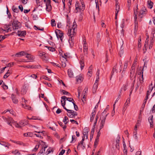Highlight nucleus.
Here are the masks:
<instances>
[{
  "label": "nucleus",
  "instance_id": "obj_1",
  "mask_svg": "<svg viewBox=\"0 0 155 155\" xmlns=\"http://www.w3.org/2000/svg\"><path fill=\"white\" fill-rule=\"evenodd\" d=\"M21 26V24L20 22L17 20H13L12 24L11 23L10 24L5 25L4 27V30L3 29H2V30L3 31L8 32L18 29Z\"/></svg>",
  "mask_w": 155,
  "mask_h": 155
},
{
  "label": "nucleus",
  "instance_id": "obj_2",
  "mask_svg": "<svg viewBox=\"0 0 155 155\" xmlns=\"http://www.w3.org/2000/svg\"><path fill=\"white\" fill-rule=\"evenodd\" d=\"M82 5H80L78 2H76L75 4L76 8L74 10V12L77 13L78 12H81L83 11L85 8V5L83 2V0H80Z\"/></svg>",
  "mask_w": 155,
  "mask_h": 155
},
{
  "label": "nucleus",
  "instance_id": "obj_3",
  "mask_svg": "<svg viewBox=\"0 0 155 155\" xmlns=\"http://www.w3.org/2000/svg\"><path fill=\"white\" fill-rule=\"evenodd\" d=\"M122 62L120 60L119 61V64H116L113 68V71L120 72L122 70Z\"/></svg>",
  "mask_w": 155,
  "mask_h": 155
},
{
  "label": "nucleus",
  "instance_id": "obj_4",
  "mask_svg": "<svg viewBox=\"0 0 155 155\" xmlns=\"http://www.w3.org/2000/svg\"><path fill=\"white\" fill-rule=\"evenodd\" d=\"M2 118L4 121L6 122L8 125L12 127V124L15 122V121L12 118L8 117H6L5 116H3Z\"/></svg>",
  "mask_w": 155,
  "mask_h": 155
},
{
  "label": "nucleus",
  "instance_id": "obj_5",
  "mask_svg": "<svg viewBox=\"0 0 155 155\" xmlns=\"http://www.w3.org/2000/svg\"><path fill=\"white\" fill-rule=\"evenodd\" d=\"M138 12L137 10H134V26H135V31H137L138 28V23L137 20V15Z\"/></svg>",
  "mask_w": 155,
  "mask_h": 155
},
{
  "label": "nucleus",
  "instance_id": "obj_6",
  "mask_svg": "<svg viewBox=\"0 0 155 155\" xmlns=\"http://www.w3.org/2000/svg\"><path fill=\"white\" fill-rule=\"evenodd\" d=\"M44 2L45 3L46 8V9L47 11L49 12L51 9L52 7L51 4V0H44Z\"/></svg>",
  "mask_w": 155,
  "mask_h": 155
},
{
  "label": "nucleus",
  "instance_id": "obj_7",
  "mask_svg": "<svg viewBox=\"0 0 155 155\" xmlns=\"http://www.w3.org/2000/svg\"><path fill=\"white\" fill-rule=\"evenodd\" d=\"M76 30L75 28H70L68 32V35L70 37V38H74V34H75V31Z\"/></svg>",
  "mask_w": 155,
  "mask_h": 155
},
{
  "label": "nucleus",
  "instance_id": "obj_8",
  "mask_svg": "<svg viewBox=\"0 0 155 155\" xmlns=\"http://www.w3.org/2000/svg\"><path fill=\"white\" fill-rule=\"evenodd\" d=\"M147 10L145 7L142 8V9L140 10L139 14V16L141 18H142L143 16L145 15L147 13Z\"/></svg>",
  "mask_w": 155,
  "mask_h": 155
},
{
  "label": "nucleus",
  "instance_id": "obj_9",
  "mask_svg": "<svg viewBox=\"0 0 155 155\" xmlns=\"http://www.w3.org/2000/svg\"><path fill=\"white\" fill-rule=\"evenodd\" d=\"M67 115L71 118H73L75 116L78 115V113L77 112L73 110H70L67 114Z\"/></svg>",
  "mask_w": 155,
  "mask_h": 155
},
{
  "label": "nucleus",
  "instance_id": "obj_10",
  "mask_svg": "<svg viewBox=\"0 0 155 155\" xmlns=\"http://www.w3.org/2000/svg\"><path fill=\"white\" fill-rule=\"evenodd\" d=\"M55 33L58 38H60L61 40L62 41V38L63 36V33L60 30H57Z\"/></svg>",
  "mask_w": 155,
  "mask_h": 155
},
{
  "label": "nucleus",
  "instance_id": "obj_11",
  "mask_svg": "<svg viewBox=\"0 0 155 155\" xmlns=\"http://www.w3.org/2000/svg\"><path fill=\"white\" fill-rule=\"evenodd\" d=\"M98 119V116L97 115L95 117V122L94 123L93 126V128L91 130V136H92V138L93 137L94 134V130L95 128V125L97 124V120Z\"/></svg>",
  "mask_w": 155,
  "mask_h": 155
},
{
  "label": "nucleus",
  "instance_id": "obj_12",
  "mask_svg": "<svg viewBox=\"0 0 155 155\" xmlns=\"http://www.w3.org/2000/svg\"><path fill=\"white\" fill-rule=\"evenodd\" d=\"M84 138L82 137V139L81 141L78 143V145L77 146V149L79 148V147H81L82 149L84 150L85 148V145L84 143Z\"/></svg>",
  "mask_w": 155,
  "mask_h": 155
},
{
  "label": "nucleus",
  "instance_id": "obj_13",
  "mask_svg": "<svg viewBox=\"0 0 155 155\" xmlns=\"http://www.w3.org/2000/svg\"><path fill=\"white\" fill-rule=\"evenodd\" d=\"M24 55H29V54L27 53L26 52L23 51L21 52L16 53L15 54V56L17 57H19L21 56Z\"/></svg>",
  "mask_w": 155,
  "mask_h": 155
},
{
  "label": "nucleus",
  "instance_id": "obj_14",
  "mask_svg": "<svg viewBox=\"0 0 155 155\" xmlns=\"http://www.w3.org/2000/svg\"><path fill=\"white\" fill-rule=\"evenodd\" d=\"M76 81L78 83L82 82L84 79L83 75L82 74H80L79 75L76 77Z\"/></svg>",
  "mask_w": 155,
  "mask_h": 155
},
{
  "label": "nucleus",
  "instance_id": "obj_15",
  "mask_svg": "<svg viewBox=\"0 0 155 155\" xmlns=\"http://www.w3.org/2000/svg\"><path fill=\"white\" fill-rule=\"evenodd\" d=\"M61 98L62 100H63L64 101H65V102L66 100L70 102H71L72 104L74 102L73 99L71 97H67L65 96H63L61 97Z\"/></svg>",
  "mask_w": 155,
  "mask_h": 155
},
{
  "label": "nucleus",
  "instance_id": "obj_16",
  "mask_svg": "<svg viewBox=\"0 0 155 155\" xmlns=\"http://www.w3.org/2000/svg\"><path fill=\"white\" fill-rule=\"evenodd\" d=\"M107 115V114L103 118L102 120H101V124L100 126V129L101 130V129H102L104 127V124L105 122V120L106 119V117Z\"/></svg>",
  "mask_w": 155,
  "mask_h": 155
},
{
  "label": "nucleus",
  "instance_id": "obj_17",
  "mask_svg": "<svg viewBox=\"0 0 155 155\" xmlns=\"http://www.w3.org/2000/svg\"><path fill=\"white\" fill-rule=\"evenodd\" d=\"M116 12H115V18H117V13L119 10L120 6L119 5H118V2L117 1H116Z\"/></svg>",
  "mask_w": 155,
  "mask_h": 155
},
{
  "label": "nucleus",
  "instance_id": "obj_18",
  "mask_svg": "<svg viewBox=\"0 0 155 155\" xmlns=\"http://www.w3.org/2000/svg\"><path fill=\"white\" fill-rule=\"evenodd\" d=\"M84 132L83 133L84 135V137H82L84 138V139L86 137V139L87 138L88 134V128L85 127L84 130Z\"/></svg>",
  "mask_w": 155,
  "mask_h": 155
},
{
  "label": "nucleus",
  "instance_id": "obj_19",
  "mask_svg": "<svg viewBox=\"0 0 155 155\" xmlns=\"http://www.w3.org/2000/svg\"><path fill=\"white\" fill-rule=\"evenodd\" d=\"M28 87L26 86L25 85H24L22 88L21 90V92L22 94H25L28 89Z\"/></svg>",
  "mask_w": 155,
  "mask_h": 155
},
{
  "label": "nucleus",
  "instance_id": "obj_20",
  "mask_svg": "<svg viewBox=\"0 0 155 155\" xmlns=\"http://www.w3.org/2000/svg\"><path fill=\"white\" fill-rule=\"evenodd\" d=\"M19 124L21 126H24L28 124V121L26 120H24L20 121L19 122Z\"/></svg>",
  "mask_w": 155,
  "mask_h": 155
},
{
  "label": "nucleus",
  "instance_id": "obj_21",
  "mask_svg": "<svg viewBox=\"0 0 155 155\" xmlns=\"http://www.w3.org/2000/svg\"><path fill=\"white\" fill-rule=\"evenodd\" d=\"M83 52L84 54H87L88 53V46L87 44L83 45Z\"/></svg>",
  "mask_w": 155,
  "mask_h": 155
},
{
  "label": "nucleus",
  "instance_id": "obj_22",
  "mask_svg": "<svg viewBox=\"0 0 155 155\" xmlns=\"http://www.w3.org/2000/svg\"><path fill=\"white\" fill-rule=\"evenodd\" d=\"M120 140V137H118L116 140V148L118 150L119 149V143Z\"/></svg>",
  "mask_w": 155,
  "mask_h": 155
},
{
  "label": "nucleus",
  "instance_id": "obj_23",
  "mask_svg": "<svg viewBox=\"0 0 155 155\" xmlns=\"http://www.w3.org/2000/svg\"><path fill=\"white\" fill-rule=\"evenodd\" d=\"M149 91H147V94H146V96L145 98V99H144V100L143 101V106L144 107L145 106V104H146L147 101L148 99V96L150 95V94L149 93Z\"/></svg>",
  "mask_w": 155,
  "mask_h": 155
},
{
  "label": "nucleus",
  "instance_id": "obj_24",
  "mask_svg": "<svg viewBox=\"0 0 155 155\" xmlns=\"http://www.w3.org/2000/svg\"><path fill=\"white\" fill-rule=\"evenodd\" d=\"M17 33L18 35L20 37L24 36L26 34V32L25 31H18Z\"/></svg>",
  "mask_w": 155,
  "mask_h": 155
},
{
  "label": "nucleus",
  "instance_id": "obj_25",
  "mask_svg": "<svg viewBox=\"0 0 155 155\" xmlns=\"http://www.w3.org/2000/svg\"><path fill=\"white\" fill-rule=\"evenodd\" d=\"M96 112L95 110H93V112L91 113L90 116V121L92 122L95 116Z\"/></svg>",
  "mask_w": 155,
  "mask_h": 155
},
{
  "label": "nucleus",
  "instance_id": "obj_26",
  "mask_svg": "<svg viewBox=\"0 0 155 155\" xmlns=\"http://www.w3.org/2000/svg\"><path fill=\"white\" fill-rule=\"evenodd\" d=\"M148 121L150 123V126L151 127H152L153 126V115H151L148 118Z\"/></svg>",
  "mask_w": 155,
  "mask_h": 155
},
{
  "label": "nucleus",
  "instance_id": "obj_27",
  "mask_svg": "<svg viewBox=\"0 0 155 155\" xmlns=\"http://www.w3.org/2000/svg\"><path fill=\"white\" fill-rule=\"evenodd\" d=\"M11 98L13 103L17 104L18 102V100L16 98L14 94H12L11 96Z\"/></svg>",
  "mask_w": 155,
  "mask_h": 155
},
{
  "label": "nucleus",
  "instance_id": "obj_28",
  "mask_svg": "<svg viewBox=\"0 0 155 155\" xmlns=\"http://www.w3.org/2000/svg\"><path fill=\"white\" fill-rule=\"evenodd\" d=\"M74 38H71L70 37L68 40V42L71 47H72L74 45Z\"/></svg>",
  "mask_w": 155,
  "mask_h": 155
},
{
  "label": "nucleus",
  "instance_id": "obj_29",
  "mask_svg": "<svg viewBox=\"0 0 155 155\" xmlns=\"http://www.w3.org/2000/svg\"><path fill=\"white\" fill-rule=\"evenodd\" d=\"M12 73L11 70H8L7 72L4 76L3 78H7Z\"/></svg>",
  "mask_w": 155,
  "mask_h": 155
},
{
  "label": "nucleus",
  "instance_id": "obj_30",
  "mask_svg": "<svg viewBox=\"0 0 155 155\" xmlns=\"http://www.w3.org/2000/svg\"><path fill=\"white\" fill-rule=\"evenodd\" d=\"M98 84L94 83L93 86L92 91L94 93L96 92V90L97 88Z\"/></svg>",
  "mask_w": 155,
  "mask_h": 155
},
{
  "label": "nucleus",
  "instance_id": "obj_31",
  "mask_svg": "<svg viewBox=\"0 0 155 155\" xmlns=\"http://www.w3.org/2000/svg\"><path fill=\"white\" fill-rule=\"evenodd\" d=\"M154 39H153V38H152V39H150V43L149 46V49H151L153 45V44L154 43Z\"/></svg>",
  "mask_w": 155,
  "mask_h": 155
},
{
  "label": "nucleus",
  "instance_id": "obj_32",
  "mask_svg": "<svg viewBox=\"0 0 155 155\" xmlns=\"http://www.w3.org/2000/svg\"><path fill=\"white\" fill-rule=\"evenodd\" d=\"M15 143L17 144H18L23 146H28V144L27 143H23L21 141H16V142H15Z\"/></svg>",
  "mask_w": 155,
  "mask_h": 155
},
{
  "label": "nucleus",
  "instance_id": "obj_33",
  "mask_svg": "<svg viewBox=\"0 0 155 155\" xmlns=\"http://www.w3.org/2000/svg\"><path fill=\"white\" fill-rule=\"evenodd\" d=\"M96 39L97 42L98 43H99V42H100L101 40L100 35L99 32H98L97 34Z\"/></svg>",
  "mask_w": 155,
  "mask_h": 155
},
{
  "label": "nucleus",
  "instance_id": "obj_34",
  "mask_svg": "<svg viewBox=\"0 0 155 155\" xmlns=\"http://www.w3.org/2000/svg\"><path fill=\"white\" fill-rule=\"evenodd\" d=\"M147 3L148 5V8L150 9L152 8L153 6V3L151 1H148Z\"/></svg>",
  "mask_w": 155,
  "mask_h": 155
},
{
  "label": "nucleus",
  "instance_id": "obj_35",
  "mask_svg": "<svg viewBox=\"0 0 155 155\" xmlns=\"http://www.w3.org/2000/svg\"><path fill=\"white\" fill-rule=\"evenodd\" d=\"M68 76L70 77H73V74L72 71L71 69H69L68 70Z\"/></svg>",
  "mask_w": 155,
  "mask_h": 155
},
{
  "label": "nucleus",
  "instance_id": "obj_36",
  "mask_svg": "<svg viewBox=\"0 0 155 155\" xmlns=\"http://www.w3.org/2000/svg\"><path fill=\"white\" fill-rule=\"evenodd\" d=\"M61 104L62 106H63L64 108L68 112V111H70V110H68L67 109L66 107H65V101H64V102H63V101L62 100L61 101Z\"/></svg>",
  "mask_w": 155,
  "mask_h": 155
},
{
  "label": "nucleus",
  "instance_id": "obj_37",
  "mask_svg": "<svg viewBox=\"0 0 155 155\" xmlns=\"http://www.w3.org/2000/svg\"><path fill=\"white\" fill-rule=\"evenodd\" d=\"M40 145V143H38L36 145L35 147L32 150V151L33 152L36 151L38 148H39Z\"/></svg>",
  "mask_w": 155,
  "mask_h": 155
},
{
  "label": "nucleus",
  "instance_id": "obj_38",
  "mask_svg": "<svg viewBox=\"0 0 155 155\" xmlns=\"http://www.w3.org/2000/svg\"><path fill=\"white\" fill-rule=\"evenodd\" d=\"M40 145V143H38L36 145L35 147L32 150V151L33 152L36 151L38 148H39Z\"/></svg>",
  "mask_w": 155,
  "mask_h": 155
},
{
  "label": "nucleus",
  "instance_id": "obj_39",
  "mask_svg": "<svg viewBox=\"0 0 155 155\" xmlns=\"http://www.w3.org/2000/svg\"><path fill=\"white\" fill-rule=\"evenodd\" d=\"M81 60L80 64L81 65V70H82L84 67V62L83 59L81 58Z\"/></svg>",
  "mask_w": 155,
  "mask_h": 155
},
{
  "label": "nucleus",
  "instance_id": "obj_40",
  "mask_svg": "<svg viewBox=\"0 0 155 155\" xmlns=\"http://www.w3.org/2000/svg\"><path fill=\"white\" fill-rule=\"evenodd\" d=\"M12 153L14 154V155H20V153L19 152L18 150H13L12 152Z\"/></svg>",
  "mask_w": 155,
  "mask_h": 155
},
{
  "label": "nucleus",
  "instance_id": "obj_41",
  "mask_svg": "<svg viewBox=\"0 0 155 155\" xmlns=\"http://www.w3.org/2000/svg\"><path fill=\"white\" fill-rule=\"evenodd\" d=\"M29 55H26L27 56L25 57L26 58H27L28 60H33L35 59V57L34 56L31 55L30 54H29Z\"/></svg>",
  "mask_w": 155,
  "mask_h": 155
},
{
  "label": "nucleus",
  "instance_id": "obj_42",
  "mask_svg": "<svg viewBox=\"0 0 155 155\" xmlns=\"http://www.w3.org/2000/svg\"><path fill=\"white\" fill-rule=\"evenodd\" d=\"M60 60L61 62H66L67 61V58L65 57L63 55L61 56V57H60Z\"/></svg>",
  "mask_w": 155,
  "mask_h": 155
},
{
  "label": "nucleus",
  "instance_id": "obj_43",
  "mask_svg": "<svg viewBox=\"0 0 155 155\" xmlns=\"http://www.w3.org/2000/svg\"><path fill=\"white\" fill-rule=\"evenodd\" d=\"M128 66V62L126 61L125 62L124 64V67L123 70L122 72H123L124 71H125L126 69H127Z\"/></svg>",
  "mask_w": 155,
  "mask_h": 155
},
{
  "label": "nucleus",
  "instance_id": "obj_44",
  "mask_svg": "<svg viewBox=\"0 0 155 155\" xmlns=\"http://www.w3.org/2000/svg\"><path fill=\"white\" fill-rule=\"evenodd\" d=\"M63 121L65 124H66L68 122V117L67 116H65L63 120Z\"/></svg>",
  "mask_w": 155,
  "mask_h": 155
},
{
  "label": "nucleus",
  "instance_id": "obj_45",
  "mask_svg": "<svg viewBox=\"0 0 155 155\" xmlns=\"http://www.w3.org/2000/svg\"><path fill=\"white\" fill-rule=\"evenodd\" d=\"M135 81V80H134L133 83L132 84V86H131V87L130 88V95L132 93V91L134 89V83Z\"/></svg>",
  "mask_w": 155,
  "mask_h": 155
},
{
  "label": "nucleus",
  "instance_id": "obj_46",
  "mask_svg": "<svg viewBox=\"0 0 155 155\" xmlns=\"http://www.w3.org/2000/svg\"><path fill=\"white\" fill-rule=\"evenodd\" d=\"M12 9L13 11L15 12L18 13V10L17 8L15 6H13L12 8Z\"/></svg>",
  "mask_w": 155,
  "mask_h": 155
},
{
  "label": "nucleus",
  "instance_id": "obj_47",
  "mask_svg": "<svg viewBox=\"0 0 155 155\" xmlns=\"http://www.w3.org/2000/svg\"><path fill=\"white\" fill-rule=\"evenodd\" d=\"M45 47H46L47 48H48V49L49 51H51L52 52L54 51L55 50V49L54 48L51 47H49L47 46H46Z\"/></svg>",
  "mask_w": 155,
  "mask_h": 155
},
{
  "label": "nucleus",
  "instance_id": "obj_48",
  "mask_svg": "<svg viewBox=\"0 0 155 155\" xmlns=\"http://www.w3.org/2000/svg\"><path fill=\"white\" fill-rule=\"evenodd\" d=\"M134 136L135 139L137 140L138 137L137 136V131L134 130Z\"/></svg>",
  "mask_w": 155,
  "mask_h": 155
},
{
  "label": "nucleus",
  "instance_id": "obj_49",
  "mask_svg": "<svg viewBox=\"0 0 155 155\" xmlns=\"http://www.w3.org/2000/svg\"><path fill=\"white\" fill-rule=\"evenodd\" d=\"M141 37H140H140L139 38V39L138 40V47L139 48H140L141 46Z\"/></svg>",
  "mask_w": 155,
  "mask_h": 155
},
{
  "label": "nucleus",
  "instance_id": "obj_50",
  "mask_svg": "<svg viewBox=\"0 0 155 155\" xmlns=\"http://www.w3.org/2000/svg\"><path fill=\"white\" fill-rule=\"evenodd\" d=\"M139 120H138L137 121V122L136 123V125L138 126V127H139V126L140 125V123L141 122V118H140V117H139Z\"/></svg>",
  "mask_w": 155,
  "mask_h": 155
},
{
  "label": "nucleus",
  "instance_id": "obj_51",
  "mask_svg": "<svg viewBox=\"0 0 155 155\" xmlns=\"http://www.w3.org/2000/svg\"><path fill=\"white\" fill-rule=\"evenodd\" d=\"M130 103V99H127L124 105L128 107V104Z\"/></svg>",
  "mask_w": 155,
  "mask_h": 155
},
{
  "label": "nucleus",
  "instance_id": "obj_52",
  "mask_svg": "<svg viewBox=\"0 0 155 155\" xmlns=\"http://www.w3.org/2000/svg\"><path fill=\"white\" fill-rule=\"evenodd\" d=\"M58 124L60 126H61V127H62V128L64 130L66 128V126L65 125L64 126L63 125V124L62 123V122H58Z\"/></svg>",
  "mask_w": 155,
  "mask_h": 155
},
{
  "label": "nucleus",
  "instance_id": "obj_53",
  "mask_svg": "<svg viewBox=\"0 0 155 155\" xmlns=\"http://www.w3.org/2000/svg\"><path fill=\"white\" fill-rule=\"evenodd\" d=\"M127 107L125 106L124 105V106L123 107L122 110V114H123V115L124 114L126 110L127 109Z\"/></svg>",
  "mask_w": 155,
  "mask_h": 155
},
{
  "label": "nucleus",
  "instance_id": "obj_54",
  "mask_svg": "<svg viewBox=\"0 0 155 155\" xmlns=\"http://www.w3.org/2000/svg\"><path fill=\"white\" fill-rule=\"evenodd\" d=\"M143 71L142 73V74L141 77L140 78V79H139L140 82L141 83H142L144 81H143L144 79L143 78Z\"/></svg>",
  "mask_w": 155,
  "mask_h": 155
},
{
  "label": "nucleus",
  "instance_id": "obj_55",
  "mask_svg": "<svg viewBox=\"0 0 155 155\" xmlns=\"http://www.w3.org/2000/svg\"><path fill=\"white\" fill-rule=\"evenodd\" d=\"M23 107L26 109H28V110L30 109L31 108V107L29 105H27L25 104H22Z\"/></svg>",
  "mask_w": 155,
  "mask_h": 155
},
{
  "label": "nucleus",
  "instance_id": "obj_56",
  "mask_svg": "<svg viewBox=\"0 0 155 155\" xmlns=\"http://www.w3.org/2000/svg\"><path fill=\"white\" fill-rule=\"evenodd\" d=\"M99 138L96 137V138L95 139V141H94V145L95 146H97L98 144V142H99Z\"/></svg>",
  "mask_w": 155,
  "mask_h": 155
},
{
  "label": "nucleus",
  "instance_id": "obj_57",
  "mask_svg": "<svg viewBox=\"0 0 155 155\" xmlns=\"http://www.w3.org/2000/svg\"><path fill=\"white\" fill-rule=\"evenodd\" d=\"M46 147H42V149L39 151V153L40 154L44 152L45 151V149Z\"/></svg>",
  "mask_w": 155,
  "mask_h": 155
},
{
  "label": "nucleus",
  "instance_id": "obj_58",
  "mask_svg": "<svg viewBox=\"0 0 155 155\" xmlns=\"http://www.w3.org/2000/svg\"><path fill=\"white\" fill-rule=\"evenodd\" d=\"M92 71H88L87 73V75L88 78H90L92 76Z\"/></svg>",
  "mask_w": 155,
  "mask_h": 155
},
{
  "label": "nucleus",
  "instance_id": "obj_59",
  "mask_svg": "<svg viewBox=\"0 0 155 155\" xmlns=\"http://www.w3.org/2000/svg\"><path fill=\"white\" fill-rule=\"evenodd\" d=\"M61 92L63 93V94L64 95H69L70 94V93L68 92L67 91L64 90H62L61 91Z\"/></svg>",
  "mask_w": 155,
  "mask_h": 155
},
{
  "label": "nucleus",
  "instance_id": "obj_60",
  "mask_svg": "<svg viewBox=\"0 0 155 155\" xmlns=\"http://www.w3.org/2000/svg\"><path fill=\"white\" fill-rule=\"evenodd\" d=\"M51 25L52 26H55L56 25L55 21L54 19H52L51 20Z\"/></svg>",
  "mask_w": 155,
  "mask_h": 155
},
{
  "label": "nucleus",
  "instance_id": "obj_61",
  "mask_svg": "<svg viewBox=\"0 0 155 155\" xmlns=\"http://www.w3.org/2000/svg\"><path fill=\"white\" fill-rule=\"evenodd\" d=\"M13 124H14V125H15L16 127L18 128L21 127V126H20V124H19L18 123H16V122H15Z\"/></svg>",
  "mask_w": 155,
  "mask_h": 155
},
{
  "label": "nucleus",
  "instance_id": "obj_62",
  "mask_svg": "<svg viewBox=\"0 0 155 155\" xmlns=\"http://www.w3.org/2000/svg\"><path fill=\"white\" fill-rule=\"evenodd\" d=\"M127 7L128 8V9H129L131 5V0H127Z\"/></svg>",
  "mask_w": 155,
  "mask_h": 155
},
{
  "label": "nucleus",
  "instance_id": "obj_63",
  "mask_svg": "<svg viewBox=\"0 0 155 155\" xmlns=\"http://www.w3.org/2000/svg\"><path fill=\"white\" fill-rule=\"evenodd\" d=\"M6 38V36H3L2 35H0V42L2 41L3 40Z\"/></svg>",
  "mask_w": 155,
  "mask_h": 155
},
{
  "label": "nucleus",
  "instance_id": "obj_64",
  "mask_svg": "<svg viewBox=\"0 0 155 155\" xmlns=\"http://www.w3.org/2000/svg\"><path fill=\"white\" fill-rule=\"evenodd\" d=\"M87 91L88 88L87 87H86L83 91L82 93L83 95L84 94H85L87 92Z\"/></svg>",
  "mask_w": 155,
  "mask_h": 155
}]
</instances>
